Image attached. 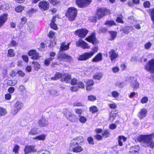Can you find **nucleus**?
I'll use <instances>...</instances> for the list:
<instances>
[{"mask_svg": "<svg viewBox=\"0 0 154 154\" xmlns=\"http://www.w3.org/2000/svg\"><path fill=\"white\" fill-rule=\"evenodd\" d=\"M20 148V146L17 145H15L14 148L13 149V151L15 152V153H18V150Z\"/></svg>", "mask_w": 154, "mask_h": 154, "instance_id": "37998d69", "label": "nucleus"}, {"mask_svg": "<svg viewBox=\"0 0 154 154\" xmlns=\"http://www.w3.org/2000/svg\"><path fill=\"white\" fill-rule=\"evenodd\" d=\"M15 55L14 51L13 49H10L8 51L7 56L9 57H13Z\"/></svg>", "mask_w": 154, "mask_h": 154, "instance_id": "473e14b6", "label": "nucleus"}, {"mask_svg": "<svg viewBox=\"0 0 154 154\" xmlns=\"http://www.w3.org/2000/svg\"><path fill=\"white\" fill-rule=\"evenodd\" d=\"M85 40L93 45L97 44L98 42L94 34H92L88 37L86 38Z\"/></svg>", "mask_w": 154, "mask_h": 154, "instance_id": "2eb2a0df", "label": "nucleus"}, {"mask_svg": "<svg viewBox=\"0 0 154 154\" xmlns=\"http://www.w3.org/2000/svg\"><path fill=\"white\" fill-rule=\"evenodd\" d=\"M46 135L44 134H42L40 135L37 136L35 138H34L33 139H38L39 140L44 141L45 139Z\"/></svg>", "mask_w": 154, "mask_h": 154, "instance_id": "a878e982", "label": "nucleus"}, {"mask_svg": "<svg viewBox=\"0 0 154 154\" xmlns=\"http://www.w3.org/2000/svg\"><path fill=\"white\" fill-rule=\"evenodd\" d=\"M50 27L52 29L56 30L57 29V25L55 23H50Z\"/></svg>", "mask_w": 154, "mask_h": 154, "instance_id": "e2e57ef3", "label": "nucleus"}, {"mask_svg": "<svg viewBox=\"0 0 154 154\" xmlns=\"http://www.w3.org/2000/svg\"><path fill=\"white\" fill-rule=\"evenodd\" d=\"M79 88L76 86H73L70 88V90L72 92H76L79 91Z\"/></svg>", "mask_w": 154, "mask_h": 154, "instance_id": "5fc2aeb1", "label": "nucleus"}, {"mask_svg": "<svg viewBox=\"0 0 154 154\" xmlns=\"http://www.w3.org/2000/svg\"><path fill=\"white\" fill-rule=\"evenodd\" d=\"M145 68L147 71L154 73V59L149 61L148 63L145 66Z\"/></svg>", "mask_w": 154, "mask_h": 154, "instance_id": "39448f33", "label": "nucleus"}, {"mask_svg": "<svg viewBox=\"0 0 154 154\" xmlns=\"http://www.w3.org/2000/svg\"><path fill=\"white\" fill-rule=\"evenodd\" d=\"M116 85L122 88L125 86V84L123 82H118L116 83Z\"/></svg>", "mask_w": 154, "mask_h": 154, "instance_id": "09e8293b", "label": "nucleus"}, {"mask_svg": "<svg viewBox=\"0 0 154 154\" xmlns=\"http://www.w3.org/2000/svg\"><path fill=\"white\" fill-rule=\"evenodd\" d=\"M37 154H50V153L47 150L41 149L37 152Z\"/></svg>", "mask_w": 154, "mask_h": 154, "instance_id": "72a5a7b5", "label": "nucleus"}, {"mask_svg": "<svg viewBox=\"0 0 154 154\" xmlns=\"http://www.w3.org/2000/svg\"><path fill=\"white\" fill-rule=\"evenodd\" d=\"M152 46V44L150 42H148L144 45V47L146 49H149Z\"/></svg>", "mask_w": 154, "mask_h": 154, "instance_id": "13d9d810", "label": "nucleus"}, {"mask_svg": "<svg viewBox=\"0 0 154 154\" xmlns=\"http://www.w3.org/2000/svg\"><path fill=\"white\" fill-rule=\"evenodd\" d=\"M92 57V56L89 52H85L83 54L79 55L77 58V59L79 60H86Z\"/></svg>", "mask_w": 154, "mask_h": 154, "instance_id": "f8f14e48", "label": "nucleus"}, {"mask_svg": "<svg viewBox=\"0 0 154 154\" xmlns=\"http://www.w3.org/2000/svg\"><path fill=\"white\" fill-rule=\"evenodd\" d=\"M91 2L89 0H76V3L80 8H85Z\"/></svg>", "mask_w": 154, "mask_h": 154, "instance_id": "6e6552de", "label": "nucleus"}, {"mask_svg": "<svg viewBox=\"0 0 154 154\" xmlns=\"http://www.w3.org/2000/svg\"><path fill=\"white\" fill-rule=\"evenodd\" d=\"M17 43L14 40H13L8 45L10 47H13L14 46H16Z\"/></svg>", "mask_w": 154, "mask_h": 154, "instance_id": "69168bd1", "label": "nucleus"}, {"mask_svg": "<svg viewBox=\"0 0 154 154\" xmlns=\"http://www.w3.org/2000/svg\"><path fill=\"white\" fill-rule=\"evenodd\" d=\"M112 95L113 97L116 98L119 96V94L117 92L114 91L112 92Z\"/></svg>", "mask_w": 154, "mask_h": 154, "instance_id": "4d7b16f0", "label": "nucleus"}, {"mask_svg": "<svg viewBox=\"0 0 154 154\" xmlns=\"http://www.w3.org/2000/svg\"><path fill=\"white\" fill-rule=\"evenodd\" d=\"M78 144L76 140H75V138L73 139L71 141L70 143V146H71L72 147H73L75 146L76 145H77Z\"/></svg>", "mask_w": 154, "mask_h": 154, "instance_id": "79ce46f5", "label": "nucleus"}, {"mask_svg": "<svg viewBox=\"0 0 154 154\" xmlns=\"http://www.w3.org/2000/svg\"><path fill=\"white\" fill-rule=\"evenodd\" d=\"M7 113L5 109L0 107V116H2L5 115Z\"/></svg>", "mask_w": 154, "mask_h": 154, "instance_id": "c9c22d12", "label": "nucleus"}, {"mask_svg": "<svg viewBox=\"0 0 154 154\" xmlns=\"http://www.w3.org/2000/svg\"><path fill=\"white\" fill-rule=\"evenodd\" d=\"M133 85V87L134 89L138 88L139 87V84L135 80H134L133 83H132Z\"/></svg>", "mask_w": 154, "mask_h": 154, "instance_id": "a19ab883", "label": "nucleus"}, {"mask_svg": "<svg viewBox=\"0 0 154 154\" xmlns=\"http://www.w3.org/2000/svg\"><path fill=\"white\" fill-rule=\"evenodd\" d=\"M54 58L52 57H50L46 59L44 62V64L46 66H48L51 61Z\"/></svg>", "mask_w": 154, "mask_h": 154, "instance_id": "c85d7f7f", "label": "nucleus"}, {"mask_svg": "<svg viewBox=\"0 0 154 154\" xmlns=\"http://www.w3.org/2000/svg\"><path fill=\"white\" fill-rule=\"evenodd\" d=\"M64 114L66 119L71 122H76L78 121L77 116L66 109L64 111Z\"/></svg>", "mask_w": 154, "mask_h": 154, "instance_id": "f03ea898", "label": "nucleus"}, {"mask_svg": "<svg viewBox=\"0 0 154 154\" xmlns=\"http://www.w3.org/2000/svg\"><path fill=\"white\" fill-rule=\"evenodd\" d=\"M38 124L40 127H44L48 126L49 124L48 119L42 116L39 119Z\"/></svg>", "mask_w": 154, "mask_h": 154, "instance_id": "1a4fd4ad", "label": "nucleus"}, {"mask_svg": "<svg viewBox=\"0 0 154 154\" xmlns=\"http://www.w3.org/2000/svg\"><path fill=\"white\" fill-rule=\"evenodd\" d=\"M28 54L31 56V58L33 60L38 59L40 58L38 53L35 50H32L29 51Z\"/></svg>", "mask_w": 154, "mask_h": 154, "instance_id": "ddd939ff", "label": "nucleus"}, {"mask_svg": "<svg viewBox=\"0 0 154 154\" xmlns=\"http://www.w3.org/2000/svg\"><path fill=\"white\" fill-rule=\"evenodd\" d=\"M62 77L63 75H62L61 73L59 72H57L55 73L54 76L51 78V80H56Z\"/></svg>", "mask_w": 154, "mask_h": 154, "instance_id": "393cba45", "label": "nucleus"}, {"mask_svg": "<svg viewBox=\"0 0 154 154\" xmlns=\"http://www.w3.org/2000/svg\"><path fill=\"white\" fill-rule=\"evenodd\" d=\"M89 110L90 111L93 113H96L98 111L97 108L96 106H94L91 107L89 108Z\"/></svg>", "mask_w": 154, "mask_h": 154, "instance_id": "7c9ffc66", "label": "nucleus"}, {"mask_svg": "<svg viewBox=\"0 0 154 154\" xmlns=\"http://www.w3.org/2000/svg\"><path fill=\"white\" fill-rule=\"evenodd\" d=\"M109 10L105 8H99L97 10L96 17L100 19L105 15L109 13Z\"/></svg>", "mask_w": 154, "mask_h": 154, "instance_id": "7ed1b4c3", "label": "nucleus"}, {"mask_svg": "<svg viewBox=\"0 0 154 154\" xmlns=\"http://www.w3.org/2000/svg\"><path fill=\"white\" fill-rule=\"evenodd\" d=\"M17 73L18 75L22 77H24L25 76V74L22 71L19 70L18 71Z\"/></svg>", "mask_w": 154, "mask_h": 154, "instance_id": "774afa93", "label": "nucleus"}, {"mask_svg": "<svg viewBox=\"0 0 154 154\" xmlns=\"http://www.w3.org/2000/svg\"><path fill=\"white\" fill-rule=\"evenodd\" d=\"M109 57L112 61L116 59L118 56V54L115 50H111L109 52Z\"/></svg>", "mask_w": 154, "mask_h": 154, "instance_id": "a211bd4d", "label": "nucleus"}, {"mask_svg": "<svg viewBox=\"0 0 154 154\" xmlns=\"http://www.w3.org/2000/svg\"><path fill=\"white\" fill-rule=\"evenodd\" d=\"M150 15L151 19L154 23V9L150 10Z\"/></svg>", "mask_w": 154, "mask_h": 154, "instance_id": "3c124183", "label": "nucleus"}, {"mask_svg": "<svg viewBox=\"0 0 154 154\" xmlns=\"http://www.w3.org/2000/svg\"><path fill=\"white\" fill-rule=\"evenodd\" d=\"M76 45L77 47L81 46L83 49H88L90 48V46L88 45L87 43L81 39L76 42Z\"/></svg>", "mask_w": 154, "mask_h": 154, "instance_id": "9d476101", "label": "nucleus"}, {"mask_svg": "<svg viewBox=\"0 0 154 154\" xmlns=\"http://www.w3.org/2000/svg\"><path fill=\"white\" fill-rule=\"evenodd\" d=\"M63 78L61 79V81H64L68 83L70 82L71 80V75L69 74H66L64 76H63Z\"/></svg>", "mask_w": 154, "mask_h": 154, "instance_id": "aec40b11", "label": "nucleus"}, {"mask_svg": "<svg viewBox=\"0 0 154 154\" xmlns=\"http://www.w3.org/2000/svg\"><path fill=\"white\" fill-rule=\"evenodd\" d=\"M8 14H4L0 16V28L2 27L7 20Z\"/></svg>", "mask_w": 154, "mask_h": 154, "instance_id": "dca6fc26", "label": "nucleus"}, {"mask_svg": "<svg viewBox=\"0 0 154 154\" xmlns=\"http://www.w3.org/2000/svg\"><path fill=\"white\" fill-rule=\"evenodd\" d=\"M75 112L76 114L78 115L79 116L81 115L82 113V111L81 109H76L75 110Z\"/></svg>", "mask_w": 154, "mask_h": 154, "instance_id": "603ef678", "label": "nucleus"}, {"mask_svg": "<svg viewBox=\"0 0 154 154\" xmlns=\"http://www.w3.org/2000/svg\"><path fill=\"white\" fill-rule=\"evenodd\" d=\"M108 105L111 109H114L116 107V105L114 103L109 104Z\"/></svg>", "mask_w": 154, "mask_h": 154, "instance_id": "0e129e2a", "label": "nucleus"}, {"mask_svg": "<svg viewBox=\"0 0 154 154\" xmlns=\"http://www.w3.org/2000/svg\"><path fill=\"white\" fill-rule=\"evenodd\" d=\"M85 82L86 83L87 85L90 86H92L94 84V82L93 80H87L85 81Z\"/></svg>", "mask_w": 154, "mask_h": 154, "instance_id": "49530a36", "label": "nucleus"}, {"mask_svg": "<svg viewBox=\"0 0 154 154\" xmlns=\"http://www.w3.org/2000/svg\"><path fill=\"white\" fill-rule=\"evenodd\" d=\"M147 113V110L145 108L141 109L139 112L138 116L139 118L141 119L145 117Z\"/></svg>", "mask_w": 154, "mask_h": 154, "instance_id": "f3484780", "label": "nucleus"}, {"mask_svg": "<svg viewBox=\"0 0 154 154\" xmlns=\"http://www.w3.org/2000/svg\"><path fill=\"white\" fill-rule=\"evenodd\" d=\"M87 140L90 144L91 145H93L94 144L93 139L92 137H88L87 139Z\"/></svg>", "mask_w": 154, "mask_h": 154, "instance_id": "6e6d98bb", "label": "nucleus"}, {"mask_svg": "<svg viewBox=\"0 0 154 154\" xmlns=\"http://www.w3.org/2000/svg\"><path fill=\"white\" fill-rule=\"evenodd\" d=\"M78 144H80L84 141V139L82 136H79L75 138Z\"/></svg>", "mask_w": 154, "mask_h": 154, "instance_id": "2f4dec72", "label": "nucleus"}, {"mask_svg": "<svg viewBox=\"0 0 154 154\" xmlns=\"http://www.w3.org/2000/svg\"><path fill=\"white\" fill-rule=\"evenodd\" d=\"M77 85H78L79 88H84V84L83 83L81 82H78Z\"/></svg>", "mask_w": 154, "mask_h": 154, "instance_id": "8fccbe9b", "label": "nucleus"}, {"mask_svg": "<svg viewBox=\"0 0 154 154\" xmlns=\"http://www.w3.org/2000/svg\"><path fill=\"white\" fill-rule=\"evenodd\" d=\"M83 150V148L80 146H75L72 148V151L74 152H80Z\"/></svg>", "mask_w": 154, "mask_h": 154, "instance_id": "5701e85b", "label": "nucleus"}, {"mask_svg": "<svg viewBox=\"0 0 154 154\" xmlns=\"http://www.w3.org/2000/svg\"><path fill=\"white\" fill-rule=\"evenodd\" d=\"M38 7L42 11H45L49 8V3L45 1H42L38 3Z\"/></svg>", "mask_w": 154, "mask_h": 154, "instance_id": "423d86ee", "label": "nucleus"}, {"mask_svg": "<svg viewBox=\"0 0 154 154\" xmlns=\"http://www.w3.org/2000/svg\"><path fill=\"white\" fill-rule=\"evenodd\" d=\"M23 106V103L20 101H18L16 103L13 109L11 110V114L14 115H16Z\"/></svg>", "mask_w": 154, "mask_h": 154, "instance_id": "20e7f679", "label": "nucleus"}, {"mask_svg": "<svg viewBox=\"0 0 154 154\" xmlns=\"http://www.w3.org/2000/svg\"><path fill=\"white\" fill-rule=\"evenodd\" d=\"M109 133L107 130L105 131L102 133L103 137L105 138L109 137Z\"/></svg>", "mask_w": 154, "mask_h": 154, "instance_id": "a18cd8bd", "label": "nucleus"}, {"mask_svg": "<svg viewBox=\"0 0 154 154\" xmlns=\"http://www.w3.org/2000/svg\"><path fill=\"white\" fill-rule=\"evenodd\" d=\"M32 63L34 65V69L35 70H38L40 68V65L37 62H33Z\"/></svg>", "mask_w": 154, "mask_h": 154, "instance_id": "f704fd0d", "label": "nucleus"}, {"mask_svg": "<svg viewBox=\"0 0 154 154\" xmlns=\"http://www.w3.org/2000/svg\"><path fill=\"white\" fill-rule=\"evenodd\" d=\"M126 138L123 136H121L119 137H118V143L120 146H122L123 145V143L122 141V140L124 142L126 141Z\"/></svg>", "mask_w": 154, "mask_h": 154, "instance_id": "b1692460", "label": "nucleus"}, {"mask_svg": "<svg viewBox=\"0 0 154 154\" xmlns=\"http://www.w3.org/2000/svg\"><path fill=\"white\" fill-rule=\"evenodd\" d=\"M116 114H112V113H111L110 114L109 120L111 122H112L116 117Z\"/></svg>", "mask_w": 154, "mask_h": 154, "instance_id": "de8ad7c7", "label": "nucleus"}, {"mask_svg": "<svg viewBox=\"0 0 154 154\" xmlns=\"http://www.w3.org/2000/svg\"><path fill=\"white\" fill-rule=\"evenodd\" d=\"M38 134L37 129L35 128H32L29 132V134L30 135H33Z\"/></svg>", "mask_w": 154, "mask_h": 154, "instance_id": "cd10ccee", "label": "nucleus"}, {"mask_svg": "<svg viewBox=\"0 0 154 154\" xmlns=\"http://www.w3.org/2000/svg\"><path fill=\"white\" fill-rule=\"evenodd\" d=\"M77 13V9L74 7H70L68 9L66 14V16L70 21H72L75 19Z\"/></svg>", "mask_w": 154, "mask_h": 154, "instance_id": "f257e3e1", "label": "nucleus"}, {"mask_svg": "<svg viewBox=\"0 0 154 154\" xmlns=\"http://www.w3.org/2000/svg\"><path fill=\"white\" fill-rule=\"evenodd\" d=\"M109 32L110 34L111 38L110 40H114L116 37L117 35V32L115 31H109Z\"/></svg>", "mask_w": 154, "mask_h": 154, "instance_id": "bb28decb", "label": "nucleus"}, {"mask_svg": "<svg viewBox=\"0 0 154 154\" xmlns=\"http://www.w3.org/2000/svg\"><path fill=\"white\" fill-rule=\"evenodd\" d=\"M69 43L66 45L65 43H63L61 44L60 49V51H63L67 50L69 49Z\"/></svg>", "mask_w": 154, "mask_h": 154, "instance_id": "4be33fe9", "label": "nucleus"}, {"mask_svg": "<svg viewBox=\"0 0 154 154\" xmlns=\"http://www.w3.org/2000/svg\"><path fill=\"white\" fill-rule=\"evenodd\" d=\"M73 106H82L83 105L80 102H76L73 103Z\"/></svg>", "mask_w": 154, "mask_h": 154, "instance_id": "bf43d9fd", "label": "nucleus"}, {"mask_svg": "<svg viewBox=\"0 0 154 154\" xmlns=\"http://www.w3.org/2000/svg\"><path fill=\"white\" fill-rule=\"evenodd\" d=\"M102 60V55L101 53H99L97 54L93 58L92 61L94 62H97Z\"/></svg>", "mask_w": 154, "mask_h": 154, "instance_id": "6ab92c4d", "label": "nucleus"}, {"mask_svg": "<svg viewBox=\"0 0 154 154\" xmlns=\"http://www.w3.org/2000/svg\"><path fill=\"white\" fill-rule=\"evenodd\" d=\"M57 59L60 61L66 60L68 61H71L72 59L71 57L63 53H59Z\"/></svg>", "mask_w": 154, "mask_h": 154, "instance_id": "9b49d317", "label": "nucleus"}, {"mask_svg": "<svg viewBox=\"0 0 154 154\" xmlns=\"http://www.w3.org/2000/svg\"><path fill=\"white\" fill-rule=\"evenodd\" d=\"M37 151V149L35 148V146L34 145L26 146L24 149V152L25 154L35 152Z\"/></svg>", "mask_w": 154, "mask_h": 154, "instance_id": "0eeeda50", "label": "nucleus"}, {"mask_svg": "<svg viewBox=\"0 0 154 154\" xmlns=\"http://www.w3.org/2000/svg\"><path fill=\"white\" fill-rule=\"evenodd\" d=\"M105 25H109V26H112L116 25V23L113 21L107 20L105 23Z\"/></svg>", "mask_w": 154, "mask_h": 154, "instance_id": "e433bc0d", "label": "nucleus"}, {"mask_svg": "<svg viewBox=\"0 0 154 154\" xmlns=\"http://www.w3.org/2000/svg\"><path fill=\"white\" fill-rule=\"evenodd\" d=\"M102 76V75L101 73H97L94 76L93 78L94 79H96L99 80L100 79Z\"/></svg>", "mask_w": 154, "mask_h": 154, "instance_id": "ea45409f", "label": "nucleus"}, {"mask_svg": "<svg viewBox=\"0 0 154 154\" xmlns=\"http://www.w3.org/2000/svg\"><path fill=\"white\" fill-rule=\"evenodd\" d=\"M78 81L75 78L73 79L71 82V84L72 85H75L77 84Z\"/></svg>", "mask_w": 154, "mask_h": 154, "instance_id": "052dcab7", "label": "nucleus"}, {"mask_svg": "<svg viewBox=\"0 0 154 154\" xmlns=\"http://www.w3.org/2000/svg\"><path fill=\"white\" fill-rule=\"evenodd\" d=\"M79 120L80 122L82 123L86 122L87 121V119L85 116L79 115Z\"/></svg>", "mask_w": 154, "mask_h": 154, "instance_id": "c756f323", "label": "nucleus"}, {"mask_svg": "<svg viewBox=\"0 0 154 154\" xmlns=\"http://www.w3.org/2000/svg\"><path fill=\"white\" fill-rule=\"evenodd\" d=\"M88 100L91 101H94L96 99V97L93 95H90L88 97Z\"/></svg>", "mask_w": 154, "mask_h": 154, "instance_id": "864d4df0", "label": "nucleus"}, {"mask_svg": "<svg viewBox=\"0 0 154 154\" xmlns=\"http://www.w3.org/2000/svg\"><path fill=\"white\" fill-rule=\"evenodd\" d=\"M88 32V31L85 29H78L75 32V33L77 35L81 38H84L85 37Z\"/></svg>", "mask_w": 154, "mask_h": 154, "instance_id": "4468645a", "label": "nucleus"}, {"mask_svg": "<svg viewBox=\"0 0 154 154\" xmlns=\"http://www.w3.org/2000/svg\"><path fill=\"white\" fill-rule=\"evenodd\" d=\"M148 98L146 97H143L141 100V103L144 104L146 103L148 101Z\"/></svg>", "mask_w": 154, "mask_h": 154, "instance_id": "c03bdc74", "label": "nucleus"}, {"mask_svg": "<svg viewBox=\"0 0 154 154\" xmlns=\"http://www.w3.org/2000/svg\"><path fill=\"white\" fill-rule=\"evenodd\" d=\"M143 6L145 8H149L150 6V2L148 1L145 2L143 3Z\"/></svg>", "mask_w": 154, "mask_h": 154, "instance_id": "680f3d73", "label": "nucleus"}, {"mask_svg": "<svg viewBox=\"0 0 154 154\" xmlns=\"http://www.w3.org/2000/svg\"><path fill=\"white\" fill-rule=\"evenodd\" d=\"M15 10L17 12H20L24 10V7L19 5L15 8Z\"/></svg>", "mask_w": 154, "mask_h": 154, "instance_id": "4c0bfd02", "label": "nucleus"}, {"mask_svg": "<svg viewBox=\"0 0 154 154\" xmlns=\"http://www.w3.org/2000/svg\"><path fill=\"white\" fill-rule=\"evenodd\" d=\"M92 51L89 52L92 56H93V55L97 52L98 50V48L97 47H94L92 48Z\"/></svg>", "mask_w": 154, "mask_h": 154, "instance_id": "58836bf2", "label": "nucleus"}, {"mask_svg": "<svg viewBox=\"0 0 154 154\" xmlns=\"http://www.w3.org/2000/svg\"><path fill=\"white\" fill-rule=\"evenodd\" d=\"M117 127L116 125L115 124H112L109 125V128L111 129H116Z\"/></svg>", "mask_w": 154, "mask_h": 154, "instance_id": "338daca9", "label": "nucleus"}, {"mask_svg": "<svg viewBox=\"0 0 154 154\" xmlns=\"http://www.w3.org/2000/svg\"><path fill=\"white\" fill-rule=\"evenodd\" d=\"M138 148L137 146L132 147L131 149V151L129 152V154H138Z\"/></svg>", "mask_w": 154, "mask_h": 154, "instance_id": "412c9836", "label": "nucleus"}]
</instances>
